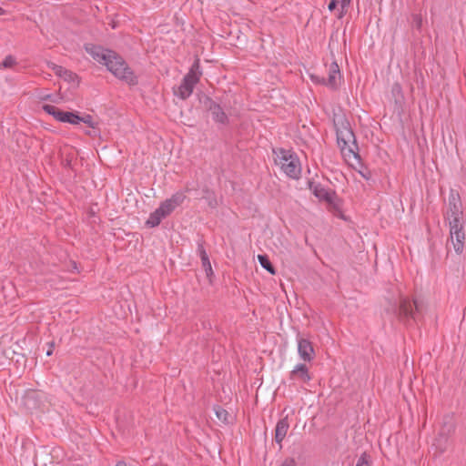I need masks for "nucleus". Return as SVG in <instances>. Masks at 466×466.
Wrapping results in <instances>:
<instances>
[{
    "label": "nucleus",
    "instance_id": "1",
    "mask_svg": "<svg viewBox=\"0 0 466 466\" xmlns=\"http://www.w3.org/2000/svg\"><path fill=\"white\" fill-rule=\"evenodd\" d=\"M104 65L116 77L128 85L135 86L138 83L137 76L133 70L116 52L112 51L110 55H107V59Z\"/></svg>",
    "mask_w": 466,
    "mask_h": 466
},
{
    "label": "nucleus",
    "instance_id": "2",
    "mask_svg": "<svg viewBox=\"0 0 466 466\" xmlns=\"http://www.w3.org/2000/svg\"><path fill=\"white\" fill-rule=\"evenodd\" d=\"M338 145L340 147L341 151L346 155L345 151L348 149V155L352 154L355 158H360L358 154V145L356 142L355 135L346 119H341L340 125L335 124Z\"/></svg>",
    "mask_w": 466,
    "mask_h": 466
},
{
    "label": "nucleus",
    "instance_id": "3",
    "mask_svg": "<svg viewBox=\"0 0 466 466\" xmlns=\"http://www.w3.org/2000/svg\"><path fill=\"white\" fill-rule=\"evenodd\" d=\"M202 71L199 60L197 59L191 66L189 71L183 77L180 85L174 88V95L182 100L188 98L193 93L195 86L198 83Z\"/></svg>",
    "mask_w": 466,
    "mask_h": 466
},
{
    "label": "nucleus",
    "instance_id": "4",
    "mask_svg": "<svg viewBox=\"0 0 466 466\" xmlns=\"http://www.w3.org/2000/svg\"><path fill=\"white\" fill-rule=\"evenodd\" d=\"M276 164L280 166L281 170L290 178L299 179L301 173V167L299 157L290 151L280 149Z\"/></svg>",
    "mask_w": 466,
    "mask_h": 466
},
{
    "label": "nucleus",
    "instance_id": "5",
    "mask_svg": "<svg viewBox=\"0 0 466 466\" xmlns=\"http://www.w3.org/2000/svg\"><path fill=\"white\" fill-rule=\"evenodd\" d=\"M421 309V303L418 300H410L408 298H401L400 305L395 312L398 318L402 322H409L410 320L417 321Z\"/></svg>",
    "mask_w": 466,
    "mask_h": 466
},
{
    "label": "nucleus",
    "instance_id": "6",
    "mask_svg": "<svg viewBox=\"0 0 466 466\" xmlns=\"http://www.w3.org/2000/svg\"><path fill=\"white\" fill-rule=\"evenodd\" d=\"M450 239L453 248L457 254H461L464 248L465 231L464 222L461 220H454L449 222Z\"/></svg>",
    "mask_w": 466,
    "mask_h": 466
},
{
    "label": "nucleus",
    "instance_id": "7",
    "mask_svg": "<svg viewBox=\"0 0 466 466\" xmlns=\"http://www.w3.org/2000/svg\"><path fill=\"white\" fill-rule=\"evenodd\" d=\"M449 208L447 211V218L450 221L463 219L462 204L460 194L451 189L449 194Z\"/></svg>",
    "mask_w": 466,
    "mask_h": 466
},
{
    "label": "nucleus",
    "instance_id": "8",
    "mask_svg": "<svg viewBox=\"0 0 466 466\" xmlns=\"http://www.w3.org/2000/svg\"><path fill=\"white\" fill-rule=\"evenodd\" d=\"M202 103L205 108L211 114L212 119L216 123L222 125H227L228 123V117L220 104L214 101L209 96H205Z\"/></svg>",
    "mask_w": 466,
    "mask_h": 466
},
{
    "label": "nucleus",
    "instance_id": "9",
    "mask_svg": "<svg viewBox=\"0 0 466 466\" xmlns=\"http://www.w3.org/2000/svg\"><path fill=\"white\" fill-rule=\"evenodd\" d=\"M43 110L51 115L56 120L76 125V120L78 119V114L75 112L63 111L53 105H44Z\"/></svg>",
    "mask_w": 466,
    "mask_h": 466
},
{
    "label": "nucleus",
    "instance_id": "10",
    "mask_svg": "<svg viewBox=\"0 0 466 466\" xmlns=\"http://www.w3.org/2000/svg\"><path fill=\"white\" fill-rule=\"evenodd\" d=\"M186 198L183 192H176L169 198L163 201L157 208L165 218L170 215L177 207L180 206Z\"/></svg>",
    "mask_w": 466,
    "mask_h": 466
},
{
    "label": "nucleus",
    "instance_id": "11",
    "mask_svg": "<svg viewBox=\"0 0 466 466\" xmlns=\"http://www.w3.org/2000/svg\"><path fill=\"white\" fill-rule=\"evenodd\" d=\"M309 188L311 190L313 195L320 201L332 205L336 197L335 191L328 190L321 184L315 183L313 181L308 182Z\"/></svg>",
    "mask_w": 466,
    "mask_h": 466
},
{
    "label": "nucleus",
    "instance_id": "12",
    "mask_svg": "<svg viewBox=\"0 0 466 466\" xmlns=\"http://www.w3.org/2000/svg\"><path fill=\"white\" fill-rule=\"evenodd\" d=\"M298 352L299 358L304 361H311L315 357V350L312 343L304 338L298 339Z\"/></svg>",
    "mask_w": 466,
    "mask_h": 466
},
{
    "label": "nucleus",
    "instance_id": "13",
    "mask_svg": "<svg viewBox=\"0 0 466 466\" xmlns=\"http://www.w3.org/2000/svg\"><path fill=\"white\" fill-rule=\"evenodd\" d=\"M86 51L98 63L105 64L107 59V55H110L112 50L105 49L100 46L87 44L85 46Z\"/></svg>",
    "mask_w": 466,
    "mask_h": 466
},
{
    "label": "nucleus",
    "instance_id": "14",
    "mask_svg": "<svg viewBox=\"0 0 466 466\" xmlns=\"http://www.w3.org/2000/svg\"><path fill=\"white\" fill-rule=\"evenodd\" d=\"M48 67L54 71V73L59 77L69 83H76L78 84V76L74 72L63 67L62 66H58L55 63H49Z\"/></svg>",
    "mask_w": 466,
    "mask_h": 466
},
{
    "label": "nucleus",
    "instance_id": "15",
    "mask_svg": "<svg viewBox=\"0 0 466 466\" xmlns=\"http://www.w3.org/2000/svg\"><path fill=\"white\" fill-rule=\"evenodd\" d=\"M289 379L293 380H299L301 382H309L311 380L309 369L306 364L299 363L289 373Z\"/></svg>",
    "mask_w": 466,
    "mask_h": 466
},
{
    "label": "nucleus",
    "instance_id": "16",
    "mask_svg": "<svg viewBox=\"0 0 466 466\" xmlns=\"http://www.w3.org/2000/svg\"><path fill=\"white\" fill-rule=\"evenodd\" d=\"M289 428V423L288 420V416L279 420L276 425L275 429V441L281 447V442L285 439L288 430Z\"/></svg>",
    "mask_w": 466,
    "mask_h": 466
},
{
    "label": "nucleus",
    "instance_id": "17",
    "mask_svg": "<svg viewBox=\"0 0 466 466\" xmlns=\"http://www.w3.org/2000/svg\"><path fill=\"white\" fill-rule=\"evenodd\" d=\"M340 70L337 62L333 61L329 67V77L327 78V86L337 88L338 79L340 78Z\"/></svg>",
    "mask_w": 466,
    "mask_h": 466
},
{
    "label": "nucleus",
    "instance_id": "18",
    "mask_svg": "<svg viewBox=\"0 0 466 466\" xmlns=\"http://www.w3.org/2000/svg\"><path fill=\"white\" fill-rule=\"evenodd\" d=\"M432 446L436 450L435 455L440 456L443 454L450 447V438L438 433V436L435 438Z\"/></svg>",
    "mask_w": 466,
    "mask_h": 466
},
{
    "label": "nucleus",
    "instance_id": "19",
    "mask_svg": "<svg viewBox=\"0 0 466 466\" xmlns=\"http://www.w3.org/2000/svg\"><path fill=\"white\" fill-rule=\"evenodd\" d=\"M198 252L200 256L202 266L206 271L207 277H210L213 274L211 264L208 256V253L204 248L203 242H198Z\"/></svg>",
    "mask_w": 466,
    "mask_h": 466
},
{
    "label": "nucleus",
    "instance_id": "20",
    "mask_svg": "<svg viewBox=\"0 0 466 466\" xmlns=\"http://www.w3.org/2000/svg\"><path fill=\"white\" fill-rule=\"evenodd\" d=\"M455 422L451 417H446L443 420L441 428L439 431L440 434L451 438L455 432Z\"/></svg>",
    "mask_w": 466,
    "mask_h": 466
},
{
    "label": "nucleus",
    "instance_id": "21",
    "mask_svg": "<svg viewBox=\"0 0 466 466\" xmlns=\"http://www.w3.org/2000/svg\"><path fill=\"white\" fill-rule=\"evenodd\" d=\"M163 218H165V217L157 209H156L149 215V218L146 221V225L148 228H155L160 224Z\"/></svg>",
    "mask_w": 466,
    "mask_h": 466
},
{
    "label": "nucleus",
    "instance_id": "22",
    "mask_svg": "<svg viewBox=\"0 0 466 466\" xmlns=\"http://www.w3.org/2000/svg\"><path fill=\"white\" fill-rule=\"evenodd\" d=\"M258 262L260 266L265 268L268 272H269L271 275L276 274V269L272 263L270 262L268 257L267 255H258Z\"/></svg>",
    "mask_w": 466,
    "mask_h": 466
},
{
    "label": "nucleus",
    "instance_id": "23",
    "mask_svg": "<svg viewBox=\"0 0 466 466\" xmlns=\"http://www.w3.org/2000/svg\"><path fill=\"white\" fill-rule=\"evenodd\" d=\"M203 192L205 194L203 198L207 199L208 206L212 208H217L218 201L215 193L208 187L204 188Z\"/></svg>",
    "mask_w": 466,
    "mask_h": 466
},
{
    "label": "nucleus",
    "instance_id": "24",
    "mask_svg": "<svg viewBox=\"0 0 466 466\" xmlns=\"http://www.w3.org/2000/svg\"><path fill=\"white\" fill-rule=\"evenodd\" d=\"M214 410H215L217 418L220 421H222L224 423H228L229 414L224 408H222L220 406H215Z\"/></svg>",
    "mask_w": 466,
    "mask_h": 466
},
{
    "label": "nucleus",
    "instance_id": "25",
    "mask_svg": "<svg viewBox=\"0 0 466 466\" xmlns=\"http://www.w3.org/2000/svg\"><path fill=\"white\" fill-rule=\"evenodd\" d=\"M80 122L86 124L93 129H96L97 123H95L93 121V117L91 115H85L83 116H78V119L76 120V125L79 124Z\"/></svg>",
    "mask_w": 466,
    "mask_h": 466
},
{
    "label": "nucleus",
    "instance_id": "26",
    "mask_svg": "<svg viewBox=\"0 0 466 466\" xmlns=\"http://www.w3.org/2000/svg\"><path fill=\"white\" fill-rule=\"evenodd\" d=\"M16 64L15 58L13 56H7L3 60L2 63H0V68H11Z\"/></svg>",
    "mask_w": 466,
    "mask_h": 466
},
{
    "label": "nucleus",
    "instance_id": "27",
    "mask_svg": "<svg viewBox=\"0 0 466 466\" xmlns=\"http://www.w3.org/2000/svg\"><path fill=\"white\" fill-rule=\"evenodd\" d=\"M391 93L396 98L402 97V88L400 84L394 83L391 87Z\"/></svg>",
    "mask_w": 466,
    "mask_h": 466
},
{
    "label": "nucleus",
    "instance_id": "28",
    "mask_svg": "<svg viewBox=\"0 0 466 466\" xmlns=\"http://www.w3.org/2000/svg\"><path fill=\"white\" fill-rule=\"evenodd\" d=\"M356 466H370L369 455L364 452L358 459Z\"/></svg>",
    "mask_w": 466,
    "mask_h": 466
},
{
    "label": "nucleus",
    "instance_id": "29",
    "mask_svg": "<svg viewBox=\"0 0 466 466\" xmlns=\"http://www.w3.org/2000/svg\"><path fill=\"white\" fill-rule=\"evenodd\" d=\"M340 4L341 12L339 17H342L345 14V9L350 5L351 0H337Z\"/></svg>",
    "mask_w": 466,
    "mask_h": 466
},
{
    "label": "nucleus",
    "instance_id": "30",
    "mask_svg": "<svg viewBox=\"0 0 466 466\" xmlns=\"http://www.w3.org/2000/svg\"><path fill=\"white\" fill-rule=\"evenodd\" d=\"M310 77L314 83L322 84V85L327 86V79L324 76L311 75Z\"/></svg>",
    "mask_w": 466,
    "mask_h": 466
},
{
    "label": "nucleus",
    "instance_id": "31",
    "mask_svg": "<svg viewBox=\"0 0 466 466\" xmlns=\"http://www.w3.org/2000/svg\"><path fill=\"white\" fill-rule=\"evenodd\" d=\"M280 466H297V462L293 458H287Z\"/></svg>",
    "mask_w": 466,
    "mask_h": 466
},
{
    "label": "nucleus",
    "instance_id": "32",
    "mask_svg": "<svg viewBox=\"0 0 466 466\" xmlns=\"http://www.w3.org/2000/svg\"><path fill=\"white\" fill-rule=\"evenodd\" d=\"M338 3L339 2L337 0H330L328 5L329 10L333 11L336 8Z\"/></svg>",
    "mask_w": 466,
    "mask_h": 466
},
{
    "label": "nucleus",
    "instance_id": "33",
    "mask_svg": "<svg viewBox=\"0 0 466 466\" xmlns=\"http://www.w3.org/2000/svg\"><path fill=\"white\" fill-rule=\"evenodd\" d=\"M360 174L365 178V179H369L370 177V171H368L367 173L365 172H362V171H360Z\"/></svg>",
    "mask_w": 466,
    "mask_h": 466
},
{
    "label": "nucleus",
    "instance_id": "34",
    "mask_svg": "<svg viewBox=\"0 0 466 466\" xmlns=\"http://www.w3.org/2000/svg\"><path fill=\"white\" fill-rule=\"evenodd\" d=\"M53 346H54V343H51L50 344V348L46 351V355L47 356H51L52 355V353H53V350H52Z\"/></svg>",
    "mask_w": 466,
    "mask_h": 466
},
{
    "label": "nucleus",
    "instance_id": "35",
    "mask_svg": "<svg viewBox=\"0 0 466 466\" xmlns=\"http://www.w3.org/2000/svg\"><path fill=\"white\" fill-rule=\"evenodd\" d=\"M116 466H127V465H126V462H125V461H118V462L116 464Z\"/></svg>",
    "mask_w": 466,
    "mask_h": 466
},
{
    "label": "nucleus",
    "instance_id": "36",
    "mask_svg": "<svg viewBox=\"0 0 466 466\" xmlns=\"http://www.w3.org/2000/svg\"><path fill=\"white\" fill-rule=\"evenodd\" d=\"M86 134L89 136H96V129H93V132H87Z\"/></svg>",
    "mask_w": 466,
    "mask_h": 466
},
{
    "label": "nucleus",
    "instance_id": "37",
    "mask_svg": "<svg viewBox=\"0 0 466 466\" xmlns=\"http://www.w3.org/2000/svg\"><path fill=\"white\" fill-rule=\"evenodd\" d=\"M4 13V10L3 8L0 6V15H2Z\"/></svg>",
    "mask_w": 466,
    "mask_h": 466
}]
</instances>
